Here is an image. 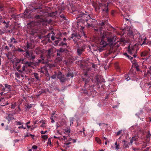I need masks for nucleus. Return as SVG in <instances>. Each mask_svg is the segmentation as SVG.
I'll return each instance as SVG.
<instances>
[{
  "label": "nucleus",
  "mask_w": 151,
  "mask_h": 151,
  "mask_svg": "<svg viewBox=\"0 0 151 151\" xmlns=\"http://www.w3.org/2000/svg\"><path fill=\"white\" fill-rule=\"evenodd\" d=\"M76 19L78 20H80L82 23H84L85 22H86L89 27L92 26V22L96 21L95 19L91 18L89 15L85 14L82 12L80 13Z\"/></svg>",
  "instance_id": "f257e3e1"
},
{
  "label": "nucleus",
  "mask_w": 151,
  "mask_h": 151,
  "mask_svg": "<svg viewBox=\"0 0 151 151\" xmlns=\"http://www.w3.org/2000/svg\"><path fill=\"white\" fill-rule=\"evenodd\" d=\"M108 33L107 32L105 31L102 35L101 41L99 43V48L98 49L100 52L102 51L103 50V48L108 45L107 39L105 38H107Z\"/></svg>",
  "instance_id": "f03ea898"
},
{
  "label": "nucleus",
  "mask_w": 151,
  "mask_h": 151,
  "mask_svg": "<svg viewBox=\"0 0 151 151\" xmlns=\"http://www.w3.org/2000/svg\"><path fill=\"white\" fill-rule=\"evenodd\" d=\"M100 7L102 9L103 12H104L106 14H107L108 12V9L107 8V5L106 4H103L99 3V7L98 8H96L95 9L96 10L97 9H100Z\"/></svg>",
  "instance_id": "7ed1b4c3"
},
{
  "label": "nucleus",
  "mask_w": 151,
  "mask_h": 151,
  "mask_svg": "<svg viewBox=\"0 0 151 151\" xmlns=\"http://www.w3.org/2000/svg\"><path fill=\"white\" fill-rule=\"evenodd\" d=\"M25 57L30 60H32L35 58V56L34 55L32 51H31L29 52L28 50L26 51Z\"/></svg>",
  "instance_id": "20e7f679"
},
{
  "label": "nucleus",
  "mask_w": 151,
  "mask_h": 151,
  "mask_svg": "<svg viewBox=\"0 0 151 151\" xmlns=\"http://www.w3.org/2000/svg\"><path fill=\"white\" fill-rule=\"evenodd\" d=\"M128 52L129 53L132 55L133 54V56L135 58L137 56L136 54L135 53L136 51L134 49V47L133 46H131L130 45L128 47Z\"/></svg>",
  "instance_id": "39448f33"
},
{
  "label": "nucleus",
  "mask_w": 151,
  "mask_h": 151,
  "mask_svg": "<svg viewBox=\"0 0 151 151\" xmlns=\"http://www.w3.org/2000/svg\"><path fill=\"white\" fill-rule=\"evenodd\" d=\"M95 82L97 83L98 87L100 88L101 86H102V83H103V81L101 77H100V79H99V76H96L95 77Z\"/></svg>",
  "instance_id": "423d86ee"
},
{
  "label": "nucleus",
  "mask_w": 151,
  "mask_h": 151,
  "mask_svg": "<svg viewBox=\"0 0 151 151\" xmlns=\"http://www.w3.org/2000/svg\"><path fill=\"white\" fill-rule=\"evenodd\" d=\"M81 36L79 35L76 34H72L71 38L73 39L75 43L77 42L78 40L80 39Z\"/></svg>",
  "instance_id": "0eeeda50"
},
{
  "label": "nucleus",
  "mask_w": 151,
  "mask_h": 151,
  "mask_svg": "<svg viewBox=\"0 0 151 151\" xmlns=\"http://www.w3.org/2000/svg\"><path fill=\"white\" fill-rule=\"evenodd\" d=\"M104 23L103 22L99 23L98 24V27L96 28L97 29H95V30L96 31H101L103 29L102 27L104 26Z\"/></svg>",
  "instance_id": "6e6552de"
},
{
  "label": "nucleus",
  "mask_w": 151,
  "mask_h": 151,
  "mask_svg": "<svg viewBox=\"0 0 151 151\" xmlns=\"http://www.w3.org/2000/svg\"><path fill=\"white\" fill-rule=\"evenodd\" d=\"M85 48L83 47H82L81 48H78L77 49V52L78 54V55H81L82 53L84 51Z\"/></svg>",
  "instance_id": "1a4fd4ad"
},
{
  "label": "nucleus",
  "mask_w": 151,
  "mask_h": 151,
  "mask_svg": "<svg viewBox=\"0 0 151 151\" xmlns=\"http://www.w3.org/2000/svg\"><path fill=\"white\" fill-rule=\"evenodd\" d=\"M107 38H106L107 39L108 45H111L113 44V39L112 38L109 37H107Z\"/></svg>",
  "instance_id": "9d476101"
},
{
  "label": "nucleus",
  "mask_w": 151,
  "mask_h": 151,
  "mask_svg": "<svg viewBox=\"0 0 151 151\" xmlns=\"http://www.w3.org/2000/svg\"><path fill=\"white\" fill-rule=\"evenodd\" d=\"M40 58L41 59L39 60V63H47V61L45 60V58L43 57V55H41Z\"/></svg>",
  "instance_id": "9b49d317"
},
{
  "label": "nucleus",
  "mask_w": 151,
  "mask_h": 151,
  "mask_svg": "<svg viewBox=\"0 0 151 151\" xmlns=\"http://www.w3.org/2000/svg\"><path fill=\"white\" fill-rule=\"evenodd\" d=\"M64 51V50L61 48L59 50H58L57 51V56H60L62 55V52Z\"/></svg>",
  "instance_id": "f8f14e48"
},
{
  "label": "nucleus",
  "mask_w": 151,
  "mask_h": 151,
  "mask_svg": "<svg viewBox=\"0 0 151 151\" xmlns=\"http://www.w3.org/2000/svg\"><path fill=\"white\" fill-rule=\"evenodd\" d=\"M5 118L8 120V124H9L11 120H13L14 119L13 118L11 117L10 114H8L7 116L5 117Z\"/></svg>",
  "instance_id": "ddd939ff"
},
{
  "label": "nucleus",
  "mask_w": 151,
  "mask_h": 151,
  "mask_svg": "<svg viewBox=\"0 0 151 151\" xmlns=\"http://www.w3.org/2000/svg\"><path fill=\"white\" fill-rule=\"evenodd\" d=\"M57 14V12L55 11L48 14V16L51 17H54Z\"/></svg>",
  "instance_id": "4468645a"
},
{
  "label": "nucleus",
  "mask_w": 151,
  "mask_h": 151,
  "mask_svg": "<svg viewBox=\"0 0 151 151\" xmlns=\"http://www.w3.org/2000/svg\"><path fill=\"white\" fill-rule=\"evenodd\" d=\"M63 130H64V134L66 133L68 135V136H69L70 134V129L69 128L65 129Z\"/></svg>",
  "instance_id": "2eb2a0df"
},
{
  "label": "nucleus",
  "mask_w": 151,
  "mask_h": 151,
  "mask_svg": "<svg viewBox=\"0 0 151 151\" xmlns=\"http://www.w3.org/2000/svg\"><path fill=\"white\" fill-rule=\"evenodd\" d=\"M50 52H51L50 49H49L48 50H47L45 52V53L47 54L46 56L48 59H49L50 57Z\"/></svg>",
  "instance_id": "dca6fc26"
},
{
  "label": "nucleus",
  "mask_w": 151,
  "mask_h": 151,
  "mask_svg": "<svg viewBox=\"0 0 151 151\" xmlns=\"http://www.w3.org/2000/svg\"><path fill=\"white\" fill-rule=\"evenodd\" d=\"M10 42L12 44H15L17 42L16 40L13 37H12L10 39Z\"/></svg>",
  "instance_id": "f3484780"
},
{
  "label": "nucleus",
  "mask_w": 151,
  "mask_h": 151,
  "mask_svg": "<svg viewBox=\"0 0 151 151\" xmlns=\"http://www.w3.org/2000/svg\"><path fill=\"white\" fill-rule=\"evenodd\" d=\"M16 102H13L11 103V108L12 109H14L16 107Z\"/></svg>",
  "instance_id": "a211bd4d"
},
{
  "label": "nucleus",
  "mask_w": 151,
  "mask_h": 151,
  "mask_svg": "<svg viewBox=\"0 0 151 151\" xmlns=\"http://www.w3.org/2000/svg\"><path fill=\"white\" fill-rule=\"evenodd\" d=\"M123 143H124V147L125 148H126L129 147L127 141L124 140L123 141Z\"/></svg>",
  "instance_id": "6ab92c4d"
},
{
  "label": "nucleus",
  "mask_w": 151,
  "mask_h": 151,
  "mask_svg": "<svg viewBox=\"0 0 151 151\" xmlns=\"http://www.w3.org/2000/svg\"><path fill=\"white\" fill-rule=\"evenodd\" d=\"M30 45L31 44L29 43L28 42H27V45L26 46H24V49L25 50V51L27 50V49L30 48Z\"/></svg>",
  "instance_id": "aec40b11"
},
{
  "label": "nucleus",
  "mask_w": 151,
  "mask_h": 151,
  "mask_svg": "<svg viewBox=\"0 0 151 151\" xmlns=\"http://www.w3.org/2000/svg\"><path fill=\"white\" fill-rule=\"evenodd\" d=\"M15 11V9L14 8L12 7L10 8L9 10V12L10 13L13 14L14 12Z\"/></svg>",
  "instance_id": "412c9836"
},
{
  "label": "nucleus",
  "mask_w": 151,
  "mask_h": 151,
  "mask_svg": "<svg viewBox=\"0 0 151 151\" xmlns=\"http://www.w3.org/2000/svg\"><path fill=\"white\" fill-rule=\"evenodd\" d=\"M33 74L34 75V76L35 78L37 79V80L38 81L40 80L39 77L38 76V75L37 73H34Z\"/></svg>",
  "instance_id": "4be33fe9"
},
{
  "label": "nucleus",
  "mask_w": 151,
  "mask_h": 151,
  "mask_svg": "<svg viewBox=\"0 0 151 151\" xmlns=\"http://www.w3.org/2000/svg\"><path fill=\"white\" fill-rule=\"evenodd\" d=\"M129 35L130 36V37L133 38H134V35L133 34V32L132 31H129L128 33Z\"/></svg>",
  "instance_id": "5701e85b"
},
{
  "label": "nucleus",
  "mask_w": 151,
  "mask_h": 151,
  "mask_svg": "<svg viewBox=\"0 0 151 151\" xmlns=\"http://www.w3.org/2000/svg\"><path fill=\"white\" fill-rule=\"evenodd\" d=\"M95 141L97 142V143L100 144H101V139L97 137L95 138Z\"/></svg>",
  "instance_id": "b1692460"
},
{
  "label": "nucleus",
  "mask_w": 151,
  "mask_h": 151,
  "mask_svg": "<svg viewBox=\"0 0 151 151\" xmlns=\"http://www.w3.org/2000/svg\"><path fill=\"white\" fill-rule=\"evenodd\" d=\"M124 78L125 80L127 81H128L130 79V78H129V76L127 74H126L124 76Z\"/></svg>",
  "instance_id": "393cba45"
},
{
  "label": "nucleus",
  "mask_w": 151,
  "mask_h": 151,
  "mask_svg": "<svg viewBox=\"0 0 151 151\" xmlns=\"http://www.w3.org/2000/svg\"><path fill=\"white\" fill-rule=\"evenodd\" d=\"M73 74L72 73H68L67 76L68 77H70L71 78H73Z\"/></svg>",
  "instance_id": "a878e982"
},
{
  "label": "nucleus",
  "mask_w": 151,
  "mask_h": 151,
  "mask_svg": "<svg viewBox=\"0 0 151 151\" xmlns=\"http://www.w3.org/2000/svg\"><path fill=\"white\" fill-rule=\"evenodd\" d=\"M32 64V63L31 62H27L25 63V65L27 67V66H30Z\"/></svg>",
  "instance_id": "bb28decb"
},
{
  "label": "nucleus",
  "mask_w": 151,
  "mask_h": 151,
  "mask_svg": "<svg viewBox=\"0 0 151 151\" xmlns=\"http://www.w3.org/2000/svg\"><path fill=\"white\" fill-rule=\"evenodd\" d=\"M115 149L116 150H118L119 148V145L118 144L117 142H116L115 143Z\"/></svg>",
  "instance_id": "cd10ccee"
},
{
  "label": "nucleus",
  "mask_w": 151,
  "mask_h": 151,
  "mask_svg": "<svg viewBox=\"0 0 151 151\" xmlns=\"http://www.w3.org/2000/svg\"><path fill=\"white\" fill-rule=\"evenodd\" d=\"M124 55H125L126 57H127L130 60H132V59H133V58L132 57H131L128 55L126 53H124Z\"/></svg>",
  "instance_id": "c85d7f7f"
},
{
  "label": "nucleus",
  "mask_w": 151,
  "mask_h": 151,
  "mask_svg": "<svg viewBox=\"0 0 151 151\" xmlns=\"http://www.w3.org/2000/svg\"><path fill=\"white\" fill-rule=\"evenodd\" d=\"M62 73L61 72H59L58 73L57 75V77L59 79H60L61 77H62Z\"/></svg>",
  "instance_id": "c756f323"
},
{
  "label": "nucleus",
  "mask_w": 151,
  "mask_h": 151,
  "mask_svg": "<svg viewBox=\"0 0 151 151\" xmlns=\"http://www.w3.org/2000/svg\"><path fill=\"white\" fill-rule=\"evenodd\" d=\"M59 79L61 82H63L65 81V78H64V77L62 76V77H61V78Z\"/></svg>",
  "instance_id": "7c9ffc66"
},
{
  "label": "nucleus",
  "mask_w": 151,
  "mask_h": 151,
  "mask_svg": "<svg viewBox=\"0 0 151 151\" xmlns=\"http://www.w3.org/2000/svg\"><path fill=\"white\" fill-rule=\"evenodd\" d=\"M74 118L73 117L70 118V125H71L73 124V121H74Z\"/></svg>",
  "instance_id": "2f4dec72"
},
{
  "label": "nucleus",
  "mask_w": 151,
  "mask_h": 151,
  "mask_svg": "<svg viewBox=\"0 0 151 151\" xmlns=\"http://www.w3.org/2000/svg\"><path fill=\"white\" fill-rule=\"evenodd\" d=\"M15 75L16 77L19 78H20V73H19L17 72H16L15 73Z\"/></svg>",
  "instance_id": "473e14b6"
},
{
  "label": "nucleus",
  "mask_w": 151,
  "mask_h": 151,
  "mask_svg": "<svg viewBox=\"0 0 151 151\" xmlns=\"http://www.w3.org/2000/svg\"><path fill=\"white\" fill-rule=\"evenodd\" d=\"M42 138L45 139H46L48 138V136L47 135H44L42 136Z\"/></svg>",
  "instance_id": "72a5a7b5"
},
{
  "label": "nucleus",
  "mask_w": 151,
  "mask_h": 151,
  "mask_svg": "<svg viewBox=\"0 0 151 151\" xmlns=\"http://www.w3.org/2000/svg\"><path fill=\"white\" fill-rule=\"evenodd\" d=\"M27 68V67L25 65L23 66L22 68V70L23 71H25L26 69Z\"/></svg>",
  "instance_id": "f704fd0d"
},
{
  "label": "nucleus",
  "mask_w": 151,
  "mask_h": 151,
  "mask_svg": "<svg viewBox=\"0 0 151 151\" xmlns=\"http://www.w3.org/2000/svg\"><path fill=\"white\" fill-rule=\"evenodd\" d=\"M9 21H7V23H6V24H6L4 26L5 28H8V27H9Z\"/></svg>",
  "instance_id": "c9c22d12"
},
{
  "label": "nucleus",
  "mask_w": 151,
  "mask_h": 151,
  "mask_svg": "<svg viewBox=\"0 0 151 151\" xmlns=\"http://www.w3.org/2000/svg\"><path fill=\"white\" fill-rule=\"evenodd\" d=\"M17 122V125H21L22 124H23V122L22 123L21 122H19V121L17 122Z\"/></svg>",
  "instance_id": "e433bc0d"
},
{
  "label": "nucleus",
  "mask_w": 151,
  "mask_h": 151,
  "mask_svg": "<svg viewBox=\"0 0 151 151\" xmlns=\"http://www.w3.org/2000/svg\"><path fill=\"white\" fill-rule=\"evenodd\" d=\"M51 139L50 138H49L47 142V145H51Z\"/></svg>",
  "instance_id": "4c0bfd02"
},
{
  "label": "nucleus",
  "mask_w": 151,
  "mask_h": 151,
  "mask_svg": "<svg viewBox=\"0 0 151 151\" xmlns=\"http://www.w3.org/2000/svg\"><path fill=\"white\" fill-rule=\"evenodd\" d=\"M5 87L7 88L8 89H10V86L7 84H5Z\"/></svg>",
  "instance_id": "58836bf2"
},
{
  "label": "nucleus",
  "mask_w": 151,
  "mask_h": 151,
  "mask_svg": "<svg viewBox=\"0 0 151 151\" xmlns=\"http://www.w3.org/2000/svg\"><path fill=\"white\" fill-rule=\"evenodd\" d=\"M146 53L145 52H142L141 53V55L142 57H144L146 55Z\"/></svg>",
  "instance_id": "ea45409f"
},
{
  "label": "nucleus",
  "mask_w": 151,
  "mask_h": 151,
  "mask_svg": "<svg viewBox=\"0 0 151 151\" xmlns=\"http://www.w3.org/2000/svg\"><path fill=\"white\" fill-rule=\"evenodd\" d=\"M60 17L61 18H63V20H65V17L63 14L60 15Z\"/></svg>",
  "instance_id": "a19ab883"
},
{
  "label": "nucleus",
  "mask_w": 151,
  "mask_h": 151,
  "mask_svg": "<svg viewBox=\"0 0 151 151\" xmlns=\"http://www.w3.org/2000/svg\"><path fill=\"white\" fill-rule=\"evenodd\" d=\"M122 130H119L118 132H117L116 133V135L118 136L122 132Z\"/></svg>",
  "instance_id": "79ce46f5"
},
{
  "label": "nucleus",
  "mask_w": 151,
  "mask_h": 151,
  "mask_svg": "<svg viewBox=\"0 0 151 151\" xmlns=\"http://www.w3.org/2000/svg\"><path fill=\"white\" fill-rule=\"evenodd\" d=\"M19 129L23 128L24 129H25L26 128L25 127H23V124H22V126H19L18 127Z\"/></svg>",
  "instance_id": "37998d69"
},
{
  "label": "nucleus",
  "mask_w": 151,
  "mask_h": 151,
  "mask_svg": "<svg viewBox=\"0 0 151 151\" xmlns=\"http://www.w3.org/2000/svg\"><path fill=\"white\" fill-rule=\"evenodd\" d=\"M17 50L19 52H23L24 51L23 50L21 49L20 48H18L17 49Z\"/></svg>",
  "instance_id": "c03bdc74"
},
{
  "label": "nucleus",
  "mask_w": 151,
  "mask_h": 151,
  "mask_svg": "<svg viewBox=\"0 0 151 151\" xmlns=\"http://www.w3.org/2000/svg\"><path fill=\"white\" fill-rule=\"evenodd\" d=\"M37 148V146L36 145H33L32 146V148L34 149V150H36V149Z\"/></svg>",
  "instance_id": "a18cd8bd"
},
{
  "label": "nucleus",
  "mask_w": 151,
  "mask_h": 151,
  "mask_svg": "<svg viewBox=\"0 0 151 151\" xmlns=\"http://www.w3.org/2000/svg\"><path fill=\"white\" fill-rule=\"evenodd\" d=\"M57 60L59 61H61L62 60V58L57 57L56 58Z\"/></svg>",
  "instance_id": "49530a36"
},
{
  "label": "nucleus",
  "mask_w": 151,
  "mask_h": 151,
  "mask_svg": "<svg viewBox=\"0 0 151 151\" xmlns=\"http://www.w3.org/2000/svg\"><path fill=\"white\" fill-rule=\"evenodd\" d=\"M4 49L6 50H9V48L8 47V46L6 45L4 47Z\"/></svg>",
  "instance_id": "de8ad7c7"
},
{
  "label": "nucleus",
  "mask_w": 151,
  "mask_h": 151,
  "mask_svg": "<svg viewBox=\"0 0 151 151\" xmlns=\"http://www.w3.org/2000/svg\"><path fill=\"white\" fill-rule=\"evenodd\" d=\"M47 131H43L42 130L41 131V134H45L46 132H47Z\"/></svg>",
  "instance_id": "09e8293b"
},
{
  "label": "nucleus",
  "mask_w": 151,
  "mask_h": 151,
  "mask_svg": "<svg viewBox=\"0 0 151 151\" xmlns=\"http://www.w3.org/2000/svg\"><path fill=\"white\" fill-rule=\"evenodd\" d=\"M50 119L52 120L51 122L53 123L55 122V121L53 119V116H52L50 117Z\"/></svg>",
  "instance_id": "8fccbe9b"
},
{
  "label": "nucleus",
  "mask_w": 151,
  "mask_h": 151,
  "mask_svg": "<svg viewBox=\"0 0 151 151\" xmlns=\"http://www.w3.org/2000/svg\"><path fill=\"white\" fill-rule=\"evenodd\" d=\"M32 105L31 104H30L29 105H28L27 106V107L28 109H30L32 107Z\"/></svg>",
  "instance_id": "3c124183"
},
{
  "label": "nucleus",
  "mask_w": 151,
  "mask_h": 151,
  "mask_svg": "<svg viewBox=\"0 0 151 151\" xmlns=\"http://www.w3.org/2000/svg\"><path fill=\"white\" fill-rule=\"evenodd\" d=\"M56 78V75H54L51 76V78L53 79H55Z\"/></svg>",
  "instance_id": "603ef678"
},
{
  "label": "nucleus",
  "mask_w": 151,
  "mask_h": 151,
  "mask_svg": "<svg viewBox=\"0 0 151 151\" xmlns=\"http://www.w3.org/2000/svg\"><path fill=\"white\" fill-rule=\"evenodd\" d=\"M20 77L21 76L22 77H24L25 76L22 73H20Z\"/></svg>",
  "instance_id": "864d4df0"
},
{
  "label": "nucleus",
  "mask_w": 151,
  "mask_h": 151,
  "mask_svg": "<svg viewBox=\"0 0 151 151\" xmlns=\"http://www.w3.org/2000/svg\"><path fill=\"white\" fill-rule=\"evenodd\" d=\"M51 39L52 40H54L55 39V36L53 35H52L51 37Z\"/></svg>",
  "instance_id": "5fc2aeb1"
},
{
  "label": "nucleus",
  "mask_w": 151,
  "mask_h": 151,
  "mask_svg": "<svg viewBox=\"0 0 151 151\" xmlns=\"http://www.w3.org/2000/svg\"><path fill=\"white\" fill-rule=\"evenodd\" d=\"M28 9H26L25 10V12H24V15H26V13H27L28 12Z\"/></svg>",
  "instance_id": "6e6d98bb"
},
{
  "label": "nucleus",
  "mask_w": 151,
  "mask_h": 151,
  "mask_svg": "<svg viewBox=\"0 0 151 151\" xmlns=\"http://www.w3.org/2000/svg\"><path fill=\"white\" fill-rule=\"evenodd\" d=\"M4 9V8L2 6H0V11H1L3 10Z\"/></svg>",
  "instance_id": "4d7b16f0"
},
{
  "label": "nucleus",
  "mask_w": 151,
  "mask_h": 151,
  "mask_svg": "<svg viewBox=\"0 0 151 151\" xmlns=\"http://www.w3.org/2000/svg\"><path fill=\"white\" fill-rule=\"evenodd\" d=\"M18 109H19V110H18L17 111L18 112V113H19L20 111H21V109L20 108V106H19V105L18 106Z\"/></svg>",
  "instance_id": "13d9d810"
},
{
  "label": "nucleus",
  "mask_w": 151,
  "mask_h": 151,
  "mask_svg": "<svg viewBox=\"0 0 151 151\" xmlns=\"http://www.w3.org/2000/svg\"><path fill=\"white\" fill-rule=\"evenodd\" d=\"M42 123H43V124H42V125H41V126H40V127H44V124H45V123H44V122H43Z\"/></svg>",
  "instance_id": "bf43d9fd"
},
{
  "label": "nucleus",
  "mask_w": 151,
  "mask_h": 151,
  "mask_svg": "<svg viewBox=\"0 0 151 151\" xmlns=\"http://www.w3.org/2000/svg\"><path fill=\"white\" fill-rule=\"evenodd\" d=\"M30 123V121H29L27 122L25 124L26 125H28V124H29Z\"/></svg>",
  "instance_id": "052dcab7"
},
{
  "label": "nucleus",
  "mask_w": 151,
  "mask_h": 151,
  "mask_svg": "<svg viewBox=\"0 0 151 151\" xmlns=\"http://www.w3.org/2000/svg\"><path fill=\"white\" fill-rule=\"evenodd\" d=\"M1 23L6 24L7 23V21L6 22L5 21H3V22H2Z\"/></svg>",
  "instance_id": "680f3d73"
},
{
  "label": "nucleus",
  "mask_w": 151,
  "mask_h": 151,
  "mask_svg": "<svg viewBox=\"0 0 151 151\" xmlns=\"http://www.w3.org/2000/svg\"><path fill=\"white\" fill-rule=\"evenodd\" d=\"M146 37H145V38L144 39V40L143 41V43L142 44V45L145 44V40L146 39Z\"/></svg>",
  "instance_id": "e2e57ef3"
},
{
  "label": "nucleus",
  "mask_w": 151,
  "mask_h": 151,
  "mask_svg": "<svg viewBox=\"0 0 151 151\" xmlns=\"http://www.w3.org/2000/svg\"><path fill=\"white\" fill-rule=\"evenodd\" d=\"M10 132L11 133H12L14 132V130H12L11 129L9 130Z\"/></svg>",
  "instance_id": "0e129e2a"
},
{
  "label": "nucleus",
  "mask_w": 151,
  "mask_h": 151,
  "mask_svg": "<svg viewBox=\"0 0 151 151\" xmlns=\"http://www.w3.org/2000/svg\"><path fill=\"white\" fill-rule=\"evenodd\" d=\"M8 104H9V103L8 102V101H7L6 103V104L4 105H1V106H5L6 105H8Z\"/></svg>",
  "instance_id": "69168bd1"
},
{
  "label": "nucleus",
  "mask_w": 151,
  "mask_h": 151,
  "mask_svg": "<svg viewBox=\"0 0 151 151\" xmlns=\"http://www.w3.org/2000/svg\"><path fill=\"white\" fill-rule=\"evenodd\" d=\"M4 97H2L0 99V102L2 101L3 100H4Z\"/></svg>",
  "instance_id": "338daca9"
},
{
  "label": "nucleus",
  "mask_w": 151,
  "mask_h": 151,
  "mask_svg": "<svg viewBox=\"0 0 151 151\" xmlns=\"http://www.w3.org/2000/svg\"><path fill=\"white\" fill-rule=\"evenodd\" d=\"M132 142H133V140L132 139H131L130 140V143L131 144V145H132Z\"/></svg>",
  "instance_id": "774afa93"
}]
</instances>
